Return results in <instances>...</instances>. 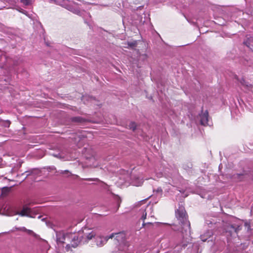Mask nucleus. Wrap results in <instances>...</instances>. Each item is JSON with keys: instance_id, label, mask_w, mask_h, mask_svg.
<instances>
[{"instance_id": "f257e3e1", "label": "nucleus", "mask_w": 253, "mask_h": 253, "mask_svg": "<svg viewBox=\"0 0 253 253\" xmlns=\"http://www.w3.org/2000/svg\"><path fill=\"white\" fill-rule=\"evenodd\" d=\"M96 235L95 230L92 229L84 228L82 230L79 231L76 233H67L64 234V240L72 239L71 244H67L66 246V251L67 252H72V248L75 249L77 247L79 244L81 242H86L92 239Z\"/></svg>"}, {"instance_id": "f03ea898", "label": "nucleus", "mask_w": 253, "mask_h": 253, "mask_svg": "<svg viewBox=\"0 0 253 253\" xmlns=\"http://www.w3.org/2000/svg\"><path fill=\"white\" fill-rule=\"evenodd\" d=\"M175 216L181 226L180 232L183 238L187 239L190 235V224L183 206H180L175 211Z\"/></svg>"}, {"instance_id": "7ed1b4c3", "label": "nucleus", "mask_w": 253, "mask_h": 253, "mask_svg": "<svg viewBox=\"0 0 253 253\" xmlns=\"http://www.w3.org/2000/svg\"><path fill=\"white\" fill-rule=\"evenodd\" d=\"M67 1L69 2V0H64V7L65 8H67L69 10L73 11L74 13H75L78 15H80L83 16V17L85 20H87L88 17H90V15L89 13L86 12V11H81L78 9H73V8H71L70 6H68V4L67 3Z\"/></svg>"}, {"instance_id": "20e7f679", "label": "nucleus", "mask_w": 253, "mask_h": 253, "mask_svg": "<svg viewBox=\"0 0 253 253\" xmlns=\"http://www.w3.org/2000/svg\"><path fill=\"white\" fill-rule=\"evenodd\" d=\"M82 100L85 104H88L90 103L97 105V104L96 103V100L95 98L88 95H83Z\"/></svg>"}, {"instance_id": "39448f33", "label": "nucleus", "mask_w": 253, "mask_h": 253, "mask_svg": "<svg viewBox=\"0 0 253 253\" xmlns=\"http://www.w3.org/2000/svg\"><path fill=\"white\" fill-rule=\"evenodd\" d=\"M143 181L144 180L142 178H140L139 176L134 175L132 178L131 183L134 186H139L142 184Z\"/></svg>"}, {"instance_id": "423d86ee", "label": "nucleus", "mask_w": 253, "mask_h": 253, "mask_svg": "<svg viewBox=\"0 0 253 253\" xmlns=\"http://www.w3.org/2000/svg\"><path fill=\"white\" fill-rule=\"evenodd\" d=\"M108 236L106 237H98L96 239V245L98 247L103 246L108 241Z\"/></svg>"}, {"instance_id": "0eeeda50", "label": "nucleus", "mask_w": 253, "mask_h": 253, "mask_svg": "<svg viewBox=\"0 0 253 253\" xmlns=\"http://www.w3.org/2000/svg\"><path fill=\"white\" fill-rule=\"evenodd\" d=\"M208 117L209 115L207 111L200 115V122L202 125L206 126L208 125Z\"/></svg>"}, {"instance_id": "6e6552de", "label": "nucleus", "mask_w": 253, "mask_h": 253, "mask_svg": "<svg viewBox=\"0 0 253 253\" xmlns=\"http://www.w3.org/2000/svg\"><path fill=\"white\" fill-rule=\"evenodd\" d=\"M240 82L241 84L242 85L243 87L244 88L248 91H251L253 92V85H252L246 82V81L244 79H242Z\"/></svg>"}, {"instance_id": "1a4fd4ad", "label": "nucleus", "mask_w": 253, "mask_h": 253, "mask_svg": "<svg viewBox=\"0 0 253 253\" xmlns=\"http://www.w3.org/2000/svg\"><path fill=\"white\" fill-rule=\"evenodd\" d=\"M115 237V239L118 241H120L123 240L125 237V235L123 233L119 232L116 233H112L108 236V238L112 239Z\"/></svg>"}, {"instance_id": "9d476101", "label": "nucleus", "mask_w": 253, "mask_h": 253, "mask_svg": "<svg viewBox=\"0 0 253 253\" xmlns=\"http://www.w3.org/2000/svg\"><path fill=\"white\" fill-rule=\"evenodd\" d=\"M30 213L31 209L27 207L24 206L23 208V209L20 212L18 213V214L22 216H31Z\"/></svg>"}, {"instance_id": "9b49d317", "label": "nucleus", "mask_w": 253, "mask_h": 253, "mask_svg": "<svg viewBox=\"0 0 253 253\" xmlns=\"http://www.w3.org/2000/svg\"><path fill=\"white\" fill-rule=\"evenodd\" d=\"M72 138H74L75 142H78L77 146L79 148H80L81 144L83 142L85 141V138L83 137H81L80 135H76V136L73 137Z\"/></svg>"}, {"instance_id": "f8f14e48", "label": "nucleus", "mask_w": 253, "mask_h": 253, "mask_svg": "<svg viewBox=\"0 0 253 253\" xmlns=\"http://www.w3.org/2000/svg\"><path fill=\"white\" fill-rule=\"evenodd\" d=\"M206 223L210 227H212V225L217 224V218L215 217L210 218L206 219Z\"/></svg>"}, {"instance_id": "ddd939ff", "label": "nucleus", "mask_w": 253, "mask_h": 253, "mask_svg": "<svg viewBox=\"0 0 253 253\" xmlns=\"http://www.w3.org/2000/svg\"><path fill=\"white\" fill-rule=\"evenodd\" d=\"M212 235V232L211 230H208L206 233L201 235V239L202 241L205 242L210 238Z\"/></svg>"}, {"instance_id": "4468645a", "label": "nucleus", "mask_w": 253, "mask_h": 253, "mask_svg": "<svg viewBox=\"0 0 253 253\" xmlns=\"http://www.w3.org/2000/svg\"><path fill=\"white\" fill-rule=\"evenodd\" d=\"M71 121L76 123L83 124L87 121V120L81 117H74L71 118Z\"/></svg>"}, {"instance_id": "2eb2a0df", "label": "nucleus", "mask_w": 253, "mask_h": 253, "mask_svg": "<svg viewBox=\"0 0 253 253\" xmlns=\"http://www.w3.org/2000/svg\"><path fill=\"white\" fill-rule=\"evenodd\" d=\"M230 228L237 233L241 229V226L239 225H231Z\"/></svg>"}, {"instance_id": "dca6fc26", "label": "nucleus", "mask_w": 253, "mask_h": 253, "mask_svg": "<svg viewBox=\"0 0 253 253\" xmlns=\"http://www.w3.org/2000/svg\"><path fill=\"white\" fill-rule=\"evenodd\" d=\"M9 191H10V188H8L7 187H3L1 190V195L5 196V195H7V194L9 192Z\"/></svg>"}, {"instance_id": "f3484780", "label": "nucleus", "mask_w": 253, "mask_h": 253, "mask_svg": "<svg viewBox=\"0 0 253 253\" xmlns=\"http://www.w3.org/2000/svg\"><path fill=\"white\" fill-rule=\"evenodd\" d=\"M140 211L142 212V216L141 217V219L144 220L146 218L147 213L145 211V210L143 209H141Z\"/></svg>"}, {"instance_id": "a211bd4d", "label": "nucleus", "mask_w": 253, "mask_h": 253, "mask_svg": "<svg viewBox=\"0 0 253 253\" xmlns=\"http://www.w3.org/2000/svg\"><path fill=\"white\" fill-rule=\"evenodd\" d=\"M129 128L132 130H134L136 128V125L134 122H131L129 125Z\"/></svg>"}, {"instance_id": "6ab92c4d", "label": "nucleus", "mask_w": 253, "mask_h": 253, "mask_svg": "<svg viewBox=\"0 0 253 253\" xmlns=\"http://www.w3.org/2000/svg\"><path fill=\"white\" fill-rule=\"evenodd\" d=\"M25 232H26L29 235H32L34 236H36V234L31 230L27 229L26 228V230H25Z\"/></svg>"}, {"instance_id": "aec40b11", "label": "nucleus", "mask_w": 253, "mask_h": 253, "mask_svg": "<svg viewBox=\"0 0 253 253\" xmlns=\"http://www.w3.org/2000/svg\"><path fill=\"white\" fill-rule=\"evenodd\" d=\"M20 1L25 5H28L30 3V0H20Z\"/></svg>"}, {"instance_id": "412c9836", "label": "nucleus", "mask_w": 253, "mask_h": 253, "mask_svg": "<svg viewBox=\"0 0 253 253\" xmlns=\"http://www.w3.org/2000/svg\"><path fill=\"white\" fill-rule=\"evenodd\" d=\"M15 230L16 231H20L24 232L25 230H26V228L25 227H15Z\"/></svg>"}, {"instance_id": "4be33fe9", "label": "nucleus", "mask_w": 253, "mask_h": 253, "mask_svg": "<svg viewBox=\"0 0 253 253\" xmlns=\"http://www.w3.org/2000/svg\"><path fill=\"white\" fill-rule=\"evenodd\" d=\"M86 180L88 181H99V179L95 178H87L86 179Z\"/></svg>"}, {"instance_id": "5701e85b", "label": "nucleus", "mask_w": 253, "mask_h": 253, "mask_svg": "<svg viewBox=\"0 0 253 253\" xmlns=\"http://www.w3.org/2000/svg\"><path fill=\"white\" fill-rule=\"evenodd\" d=\"M244 43L249 47L251 49H252V47L250 46V43H249L248 41L245 42Z\"/></svg>"}, {"instance_id": "b1692460", "label": "nucleus", "mask_w": 253, "mask_h": 253, "mask_svg": "<svg viewBox=\"0 0 253 253\" xmlns=\"http://www.w3.org/2000/svg\"><path fill=\"white\" fill-rule=\"evenodd\" d=\"M147 54H142V55H140V58H142V59H144L146 58H147Z\"/></svg>"}, {"instance_id": "393cba45", "label": "nucleus", "mask_w": 253, "mask_h": 253, "mask_svg": "<svg viewBox=\"0 0 253 253\" xmlns=\"http://www.w3.org/2000/svg\"><path fill=\"white\" fill-rule=\"evenodd\" d=\"M86 151H87V149H86V147H84V148H83V149L82 150V152L83 153L85 154V153H86Z\"/></svg>"}, {"instance_id": "a878e982", "label": "nucleus", "mask_w": 253, "mask_h": 253, "mask_svg": "<svg viewBox=\"0 0 253 253\" xmlns=\"http://www.w3.org/2000/svg\"><path fill=\"white\" fill-rule=\"evenodd\" d=\"M146 224H152V223L151 222H147V223H145L144 221L142 223V226H144Z\"/></svg>"}, {"instance_id": "bb28decb", "label": "nucleus", "mask_w": 253, "mask_h": 253, "mask_svg": "<svg viewBox=\"0 0 253 253\" xmlns=\"http://www.w3.org/2000/svg\"><path fill=\"white\" fill-rule=\"evenodd\" d=\"M181 244V246H182V247H186L187 246V244L186 243H184L183 242Z\"/></svg>"}, {"instance_id": "cd10ccee", "label": "nucleus", "mask_w": 253, "mask_h": 253, "mask_svg": "<svg viewBox=\"0 0 253 253\" xmlns=\"http://www.w3.org/2000/svg\"><path fill=\"white\" fill-rule=\"evenodd\" d=\"M157 191L158 192L160 191V192H162V189L161 188H160L158 189Z\"/></svg>"}, {"instance_id": "c85d7f7f", "label": "nucleus", "mask_w": 253, "mask_h": 253, "mask_svg": "<svg viewBox=\"0 0 253 253\" xmlns=\"http://www.w3.org/2000/svg\"><path fill=\"white\" fill-rule=\"evenodd\" d=\"M237 175L238 176H241V174H237Z\"/></svg>"}, {"instance_id": "c756f323", "label": "nucleus", "mask_w": 253, "mask_h": 253, "mask_svg": "<svg viewBox=\"0 0 253 253\" xmlns=\"http://www.w3.org/2000/svg\"><path fill=\"white\" fill-rule=\"evenodd\" d=\"M235 77L236 78H237V77L236 75ZM237 79L238 80V79Z\"/></svg>"}, {"instance_id": "7c9ffc66", "label": "nucleus", "mask_w": 253, "mask_h": 253, "mask_svg": "<svg viewBox=\"0 0 253 253\" xmlns=\"http://www.w3.org/2000/svg\"><path fill=\"white\" fill-rule=\"evenodd\" d=\"M66 171V170L64 171V174L65 173Z\"/></svg>"}, {"instance_id": "2f4dec72", "label": "nucleus", "mask_w": 253, "mask_h": 253, "mask_svg": "<svg viewBox=\"0 0 253 253\" xmlns=\"http://www.w3.org/2000/svg\"><path fill=\"white\" fill-rule=\"evenodd\" d=\"M218 227V226L217 225L216 226H215V227Z\"/></svg>"}]
</instances>
